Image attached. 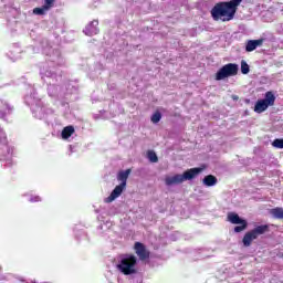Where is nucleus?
<instances>
[{
	"instance_id": "obj_1",
	"label": "nucleus",
	"mask_w": 283,
	"mask_h": 283,
	"mask_svg": "<svg viewBox=\"0 0 283 283\" xmlns=\"http://www.w3.org/2000/svg\"><path fill=\"white\" fill-rule=\"evenodd\" d=\"M136 264H138V259L134 254H124L119 256L116 269L124 275H136L138 273Z\"/></svg>"
},
{
	"instance_id": "obj_2",
	"label": "nucleus",
	"mask_w": 283,
	"mask_h": 283,
	"mask_svg": "<svg viewBox=\"0 0 283 283\" xmlns=\"http://www.w3.org/2000/svg\"><path fill=\"white\" fill-rule=\"evenodd\" d=\"M211 17L214 21H231L235 11L227 2H220L212 8Z\"/></svg>"
},
{
	"instance_id": "obj_3",
	"label": "nucleus",
	"mask_w": 283,
	"mask_h": 283,
	"mask_svg": "<svg viewBox=\"0 0 283 283\" xmlns=\"http://www.w3.org/2000/svg\"><path fill=\"white\" fill-rule=\"evenodd\" d=\"M202 174V168H191L186 170L182 175L168 176L165 179L167 187H174V185H182L185 180H193L196 176Z\"/></svg>"
},
{
	"instance_id": "obj_4",
	"label": "nucleus",
	"mask_w": 283,
	"mask_h": 283,
	"mask_svg": "<svg viewBox=\"0 0 283 283\" xmlns=\"http://www.w3.org/2000/svg\"><path fill=\"white\" fill-rule=\"evenodd\" d=\"M25 103L31 107L32 114H34L35 118H39L40 120L45 118V108H43V103H41L36 97V93L27 95Z\"/></svg>"
},
{
	"instance_id": "obj_5",
	"label": "nucleus",
	"mask_w": 283,
	"mask_h": 283,
	"mask_svg": "<svg viewBox=\"0 0 283 283\" xmlns=\"http://www.w3.org/2000/svg\"><path fill=\"white\" fill-rule=\"evenodd\" d=\"M240 66L235 63H229L223 65L216 74V81H224V78H229L231 76H237Z\"/></svg>"
},
{
	"instance_id": "obj_6",
	"label": "nucleus",
	"mask_w": 283,
	"mask_h": 283,
	"mask_svg": "<svg viewBox=\"0 0 283 283\" xmlns=\"http://www.w3.org/2000/svg\"><path fill=\"white\" fill-rule=\"evenodd\" d=\"M275 105V95L273 92H266L264 99H259L254 106V112L256 114H262V112H266L269 107H273Z\"/></svg>"
},
{
	"instance_id": "obj_7",
	"label": "nucleus",
	"mask_w": 283,
	"mask_h": 283,
	"mask_svg": "<svg viewBox=\"0 0 283 283\" xmlns=\"http://www.w3.org/2000/svg\"><path fill=\"white\" fill-rule=\"evenodd\" d=\"M266 231H269V226H258L256 228L244 234L243 245L251 247L253 240H258V237L263 235V233H266Z\"/></svg>"
},
{
	"instance_id": "obj_8",
	"label": "nucleus",
	"mask_w": 283,
	"mask_h": 283,
	"mask_svg": "<svg viewBox=\"0 0 283 283\" xmlns=\"http://www.w3.org/2000/svg\"><path fill=\"white\" fill-rule=\"evenodd\" d=\"M41 76L43 78V81H56V78H59V76H61V73L56 70V67L51 66V65H46L43 66V69L41 70Z\"/></svg>"
},
{
	"instance_id": "obj_9",
	"label": "nucleus",
	"mask_w": 283,
	"mask_h": 283,
	"mask_svg": "<svg viewBox=\"0 0 283 283\" xmlns=\"http://www.w3.org/2000/svg\"><path fill=\"white\" fill-rule=\"evenodd\" d=\"M43 53L46 54V56H50V61L52 63H56V65H61L63 63V60L61 59V51L46 48L43 49Z\"/></svg>"
},
{
	"instance_id": "obj_10",
	"label": "nucleus",
	"mask_w": 283,
	"mask_h": 283,
	"mask_svg": "<svg viewBox=\"0 0 283 283\" xmlns=\"http://www.w3.org/2000/svg\"><path fill=\"white\" fill-rule=\"evenodd\" d=\"M135 253L139 258V260L145 261L149 260V250H147V247L140 242H135L134 245Z\"/></svg>"
},
{
	"instance_id": "obj_11",
	"label": "nucleus",
	"mask_w": 283,
	"mask_h": 283,
	"mask_svg": "<svg viewBox=\"0 0 283 283\" xmlns=\"http://www.w3.org/2000/svg\"><path fill=\"white\" fill-rule=\"evenodd\" d=\"M125 187H127V186H125V184H120V185L116 186L115 189L109 195V197L105 199V202H114V200H116V198H118L120 196V193H123V191H125Z\"/></svg>"
},
{
	"instance_id": "obj_12",
	"label": "nucleus",
	"mask_w": 283,
	"mask_h": 283,
	"mask_svg": "<svg viewBox=\"0 0 283 283\" xmlns=\"http://www.w3.org/2000/svg\"><path fill=\"white\" fill-rule=\"evenodd\" d=\"M86 36H94L98 33V22L93 20L84 30Z\"/></svg>"
},
{
	"instance_id": "obj_13",
	"label": "nucleus",
	"mask_w": 283,
	"mask_h": 283,
	"mask_svg": "<svg viewBox=\"0 0 283 283\" xmlns=\"http://www.w3.org/2000/svg\"><path fill=\"white\" fill-rule=\"evenodd\" d=\"M262 43H263L262 40H249L245 45V51L253 52V50H258V48H260Z\"/></svg>"
},
{
	"instance_id": "obj_14",
	"label": "nucleus",
	"mask_w": 283,
	"mask_h": 283,
	"mask_svg": "<svg viewBox=\"0 0 283 283\" xmlns=\"http://www.w3.org/2000/svg\"><path fill=\"white\" fill-rule=\"evenodd\" d=\"M129 174H132V169L122 170L117 175V180L127 187V178H129Z\"/></svg>"
},
{
	"instance_id": "obj_15",
	"label": "nucleus",
	"mask_w": 283,
	"mask_h": 283,
	"mask_svg": "<svg viewBox=\"0 0 283 283\" xmlns=\"http://www.w3.org/2000/svg\"><path fill=\"white\" fill-rule=\"evenodd\" d=\"M205 187H216L218 185V178L213 175H208L202 180Z\"/></svg>"
},
{
	"instance_id": "obj_16",
	"label": "nucleus",
	"mask_w": 283,
	"mask_h": 283,
	"mask_svg": "<svg viewBox=\"0 0 283 283\" xmlns=\"http://www.w3.org/2000/svg\"><path fill=\"white\" fill-rule=\"evenodd\" d=\"M228 220L229 222H231V224H240L247 221L244 219H241L240 216H238V213H234V212H230L228 214Z\"/></svg>"
},
{
	"instance_id": "obj_17",
	"label": "nucleus",
	"mask_w": 283,
	"mask_h": 283,
	"mask_svg": "<svg viewBox=\"0 0 283 283\" xmlns=\"http://www.w3.org/2000/svg\"><path fill=\"white\" fill-rule=\"evenodd\" d=\"M271 216L276 220H283V208L276 207L270 210Z\"/></svg>"
},
{
	"instance_id": "obj_18",
	"label": "nucleus",
	"mask_w": 283,
	"mask_h": 283,
	"mask_svg": "<svg viewBox=\"0 0 283 283\" xmlns=\"http://www.w3.org/2000/svg\"><path fill=\"white\" fill-rule=\"evenodd\" d=\"M72 134H74V126L64 127L62 130L63 140H67V138H70V136H72Z\"/></svg>"
},
{
	"instance_id": "obj_19",
	"label": "nucleus",
	"mask_w": 283,
	"mask_h": 283,
	"mask_svg": "<svg viewBox=\"0 0 283 283\" xmlns=\"http://www.w3.org/2000/svg\"><path fill=\"white\" fill-rule=\"evenodd\" d=\"M234 12H238V6L242 3V0H231L229 2H226Z\"/></svg>"
},
{
	"instance_id": "obj_20",
	"label": "nucleus",
	"mask_w": 283,
	"mask_h": 283,
	"mask_svg": "<svg viewBox=\"0 0 283 283\" xmlns=\"http://www.w3.org/2000/svg\"><path fill=\"white\" fill-rule=\"evenodd\" d=\"M48 92H49V96H57V94H59V86L51 84L48 87Z\"/></svg>"
},
{
	"instance_id": "obj_21",
	"label": "nucleus",
	"mask_w": 283,
	"mask_h": 283,
	"mask_svg": "<svg viewBox=\"0 0 283 283\" xmlns=\"http://www.w3.org/2000/svg\"><path fill=\"white\" fill-rule=\"evenodd\" d=\"M147 158L150 163H158V155L154 150H148Z\"/></svg>"
},
{
	"instance_id": "obj_22",
	"label": "nucleus",
	"mask_w": 283,
	"mask_h": 283,
	"mask_svg": "<svg viewBox=\"0 0 283 283\" xmlns=\"http://www.w3.org/2000/svg\"><path fill=\"white\" fill-rule=\"evenodd\" d=\"M48 11L45 9V7L42 8H34L33 9V14H36L39 17H43V14H45Z\"/></svg>"
},
{
	"instance_id": "obj_23",
	"label": "nucleus",
	"mask_w": 283,
	"mask_h": 283,
	"mask_svg": "<svg viewBox=\"0 0 283 283\" xmlns=\"http://www.w3.org/2000/svg\"><path fill=\"white\" fill-rule=\"evenodd\" d=\"M241 72L243 74H249V72H250L249 64L244 60L241 61Z\"/></svg>"
},
{
	"instance_id": "obj_24",
	"label": "nucleus",
	"mask_w": 283,
	"mask_h": 283,
	"mask_svg": "<svg viewBox=\"0 0 283 283\" xmlns=\"http://www.w3.org/2000/svg\"><path fill=\"white\" fill-rule=\"evenodd\" d=\"M238 224H241V226H237L234 228V233H241V231H244V229H247V221H243V222L238 223Z\"/></svg>"
},
{
	"instance_id": "obj_25",
	"label": "nucleus",
	"mask_w": 283,
	"mask_h": 283,
	"mask_svg": "<svg viewBox=\"0 0 283 283\" xmlns=\"http://www.w3.org/2000/svg\"><path fill=\"white\" fill-rule=\"evenodd\" d=\"M160 118H163V115L160 114V112H156L151 116V123H154V124L160 123Z\"/></svg>"
},
{
	"instance_id": "obj_26",
	"label": "nucleus",
	"mask_w": 283,
	"mask_h": 283,
	"mask_svg": "<svg viewBox=\"0 0 283 283\" xmlns=\"http://www.w3.org/2000/svg\"><path fill=\"white\" fill-rule=\"evenodd\" d=\"M272 145L276 148V149H283V139H274Z\"/></svg>"
},
{
	"instance_id": "obj_27",
	"label": "nucleus",
	"mask_w": 283,
	"mask_h": 283,
	"mask_svg": "<svg viewBox=\"0 0 283 283\" xmlns=\"http://www.w3.org/2000/svg\"><path fill=\"white\" fill-rule=\"evenodd\" d=\"M54 6V0H45V2H44V6H42V7H44V10H50V8H52Z\"/></svg>"
},
{
	"instance_id": "obj_28",
	"label": "nucleus",
	"mask_w": 283,
	"mask_h": 283,
	"mask_svg": "<svg viewBox=\"0 0 283 283\" xmlns=\"http://www.w3.org/2000/svg\"><path fill=\"white\" fill-rule=\"evenodd\" d=\"M29 202H41V197H39V196H31L29 198Z\"/></svg>"
},
{
	"instance_id": "obj_29",
	"label": "nucleus",
	"mask_w": 283,
	"mask_h": 283,
	"mask_svg": "<svg viewBox=\"0 0 283 283\" xmlns=\"http://www.w3.org/2000/svg\"><path fill=\"white\" fill-rule=\"evenodd\" d=\"M238 98H239L238 95H232L233 101H238Z\"/></svg>"
},
{
	"instance_id": "obj_30",
	"label": "nucleus",
	"mask_w": 283,
	"mask_h": 283,
	"mask_svg": "<svg viewBox=\"0 0 283 283\" xmlns=\"http://www.w3.org/2000/svg\"><path fill=\"white\" fill-rule=\"evenodd\" d=\"M69 149L71 154L74 151V148L72 146H70Z\"/></svg>"
},
{
	"instance_id": "obj_31",
	"label": "nucleus",
	"mask_w": 283,
	"mask_h": 283,
	"mask_svg": "<svg viewBox=\"0 0 283 283\" xmlns=\"http://www.w3.org/2000/svg\"><path fill=\"white\" fill-rule=\"evenodd\" d=\"M25 283H36V281L25 282Z\"/></svg>"
}]
</instances>
